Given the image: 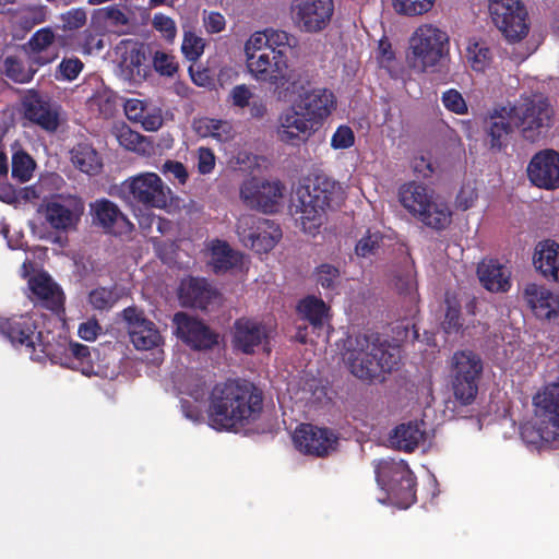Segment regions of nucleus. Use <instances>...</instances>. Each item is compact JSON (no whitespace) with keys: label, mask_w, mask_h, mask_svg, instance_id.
Wrapping results in <instances>:
<instances>
[{"label":"nucleus","mask_w":559,"mask_h":559,"mask_svg":"<svg viewBox=\"0 0 559 559\" xmlns=\"http://www.w3.org/2000/svg\"><path fill=\"white\" fill-rule=\"evenodd\" d=\"M263 409V393L252 382L228 379L210 392L207 417L216 430H233L255 421Z\"/></svg>","instance_id":"1"},{"label":"nucleus","mask_w":559,"mask_h":559,"mask_svg":"<svg viewBox=\"0 0 559 559\" xmlns=\"http://www.w3.org/2000/svg\"><path fill=\"white\" fill-rule=\"evenodd\" d=\"M350 373L357 379L371 383L383 381L401 361L399 346L382 338L379 333L358 334L344 355Z\"/></svg>","instance_id":"2"},{"label":"nucleus","mask_w":559,"mask_h":559,"mask_svg":"<svg viewBox=\"0 0 559 559\" xmlns=\"http://www.w3.org/2000/svg\"><path fill=\"white\" fill-rule=\"evenodd\" d=\"M514 128L521 138L530 143L546 139L552 124L555 110L543 94L521 95L514 104H509Z\"/></svg>","instance_id":"3"},{"label":"nucleus","mask_w":559,"mask_h":559,"mask_svg":"<svg viewBox=\"0 0 559 559\" xmlns=\"http://www.w3.org/2000/svg\"><path fill=\"white\" fill-rule=\"evenodd\" d=\"M0 334L15 347L24 346L32 358L58 357L59 350L52 343L55 336L50 331L40 329V320L36 314H20L10 318L0 317Z\"/></svg>","instance_id":"4"},{"label":"nucleus","mask_w":559,"mask_h":559,"mask_svg":"<svg viewBox=\"0 0 559 559\" xmlns=\"http://www.w3.org/2000/svg\"><path fill=\"white\" fill-rule=\"evenodd\" d=\"M342 197L337 181L325 176L316 175L310 183L299 191L300 222L305 233L316 235L323 224L326 209Z\"/></svg>","instance_id":"5"},{"label":"nucleus","mask_w":559,"mask_h":559,"mask_svg":"<svg viewBox=\"0 0 559 559\" xmlns=\"http://www.w3.org/2000/svg\"><path fill=\"white\" fill-rule=\"evenodd\" d=\"M247 66L257 80L267 83L273 87L278 99H285L292 94L298 93L304 86L299 75L294 70H288V59L285 51H262L247 58Z\"/></svg>","instance_id":"6"},{"label":"nucleus","mask_w":559,"mask_h":559,"mask_svg":"<svg viewBox=\"0 0 559 559\" xmlns=\"http://www.w3.org/2000/svg\"><path fill=\"white\" fill-rule=\"evenodd\" d=\"M536 425L523 427L522 436L527 442H552L559 438V383H551L534 399Z\"/></svg>","instance_id":"7"},{"label":"nucleus","mask_w":559,"mask_h":559,"mask_svg":"<svg viewBox=\"0 0 559 559\" xmlns=\"http://www.w3.org/2000/svg\"><path fill=\"white\" fill-rule=\"evenodd\" d=\"M484 371L481 357L469 349L453 354L450 369V385L455 401L463 406L471 405L477 394Z\"/></svg>","instance_id":"8"},{"label":"nucleus","mask_w":559,"mask_h":559,"mask_svg":"<svg viewBox=\"0 0 559 559\" xmlns=\"http://www.w3.org/2000/svg\"><path fill=\"white\" fill-rule=\"evenodd\" d=\"M376 478L400 508L406 509L416 502V477L404 461H380L376 466Z\"/></svg>","instance_id":"9"},{"label":"nucleus","mask_w":559,"mask_h":559,"mask_svg":"<svg viewBox=\"0 0 559 559\" xmlns=\"http://www.w3.org/2000/svg\"><path fill=\"white\" fill-rule=\"evenodd\" d=\"M236 230L240 241L257 253H267L282 238L278 224L253 214L241 215Z\"/></svg>","instance_id":"10"},{"label":"nucleus","mask_w":559,"mask_h":559,"mask_svg":"<svg viewBox=\"0 0 559 559\" xmlns=\"http://www.w3.org/2000/svg\"><path fill=\"white\" fill-rule=\"evenodd\" d=\"M489 13L509 41H520L527 35V11L520 0H489Z\"/></svg>","instance_id":"11"},{"label":"nucleus","mask_w":559,"mask_h":559,"mask_svg":"<svg viewBox=\"0 0 559 559\" xmlns=\"http://www.w3.org/2000/svg\"><path fill=\"white\" fill-rule=\"evenodd\" d=\"M122 191L132 201L145 207L164 209L168 204L170 189L155 173H142L122 183Z\"/></svg>","instance_id":"12"},{"label":"nucleus","mask_w":559,"mask_h":559,"mask_svg":"<svg viewBox=\"0 0 559 559\" xmlns=\"http://www.w3.org/2000/svg\"><path fill=\"white\" fill-rule=\"evenodd\" d=\"M448 36L444 32L432 25L419 26L411 38V49L414 58V67L426 70L435 67L443 57Z\"/></svg>","instance_id":"13"},{"label":"nucleus","mask_w":559,"mask_h":559,"mask_svg":"<svg viewBox=\"0 0 559 559\" xmlns=\"http://www.w3.org/2000/svg\"><path fill=\"white\" fill-rule=\"evenodd\" d=\"M298 451L306 455L325 457L335 451L338 444L337 435L329 428L312 424H301L293 435Z\"/></svg>","instance_id":"14"},{"label":"nucleus","mask_w":559,"mask_h":559,"mask_svg":"<svg viewBox=\"0 0 559 559\" xmlns=\"http://www.w3.org/2000/svg\"><path fill=\"white\" fill-rule=\"evenodd\" d=\"M277 121V138L288 145L306 142L318 128L296 102L280 114Z\"/></svg>","instance_id":"15"},{"label":"nucleus","mask_w":559,"mask_h":559,"mask_svg":"<svg viewBox=\"0 0 559 559\" xmlns=\"http://www.w3.org/2000/svg\"><path fill=\"white\" fill-rule=\"evenodd\" d=\"M25 119L47 132H56L60 126V106L36 90H29L22 98Z\"/></svg>","instance_id":"16"},{"label":"nucleus","mask_w":559,"mask_h":559,"mask_svg":"<svg viewBox=\"0 0 559 559\" xmlns=\"http://www.w3.org/2000/svg\"><path fill=\"white\" fill-rule=\"evenodd\" d=\"M333 0H293L292 15L297 26L308 33L322 31L329 24Z\"/></svg>","instance_id":"17"},{"label":"nucleus","mask_w":559,"mask_h":559,"mask_svg":"<svg viewBox=\"0 0 559 559\" xmlns=\"http://www.w3.org/2000/svg\"><path fill=\"white\" fill-rule=\"evenodd\" d=\"M527 177L533 186L556 190L559 188V153L546 148L534 154L527 165Z\"/></svg>","instance_id":"18"},{"label":"nucleus","mask_w":559,"mask_h":559,"mask_svg":"<svg viewBox=\"0 0 559 559\" xmlns=\"http://www.w3.org/2000/svg\"><path fill=\"white\" fill-rule=\"evenodd\" d=\"M177 336L193 349H210L218 343V334L202 321L177 312L174 316Z\"/></svg>","instance_id":"19"},{"label":"nucleus","mask_w":559,"mask_h":559,"mask_svg":"<svg viewBox=\"0 0 559 559\" xmlns=\"http://www.w3.org/2000/svg\"><path fill=\"white\" fill-rule=\"evenodd\" d=\"M282 189L283 186L278 181L270 182L252 178L241 186L240 197L251 209L273 213L283 195Z\"/></svg>","instance_id":"20"},{"label":"nucleus","mask_w":559,"mask_h":559,"mask_svg":"<svg viewBox=\"0 0 559 559\" xmlns=\"http://www.w3.org/2000/svg\"><path fill=\"white\" fill-rule=\"evenodd\" d=\"M128 323L131 342L136 349L148 350L158 347L163 342L155 323L146 319L144 312L135 307H128L122 311Z\"/></svg>","instance_id":"21"},{"label":"nucleus","mask_w":559,"mask_h":559,"mask_svg":"<svg viewBox=\"0 0 559 559\" xmlns=\"http://www.w3.org/2000/svg\"><path fill=\"white\" fill-rule=\"evenodd\" d=\"M514 129L508 105H496L488 111L484 120V130L488 138L489 147L501 152L509 144L510 135Z\"/></svg>","instance_id":"22"},{"label":"nucleus","mask_w":559,"mask_h":559,"mask_svg":"<svg viewBox=\"0 0 559 559\" xmlns=\"http://www.w3.org/2000/svg\"><path fill=\"white\" fill-rule=\"evenodd\" d=\"M269 331L265 324L249 318H239L233 326V347L246 355H251L255 348L267 343Z\"/></svg>","instance_id":"23"},{"label":"nucleus","mask_w":559,"mask_h":559,"mask_svg":"<svg viewBox=\"0 0 559 559\" xmlns=\"http://www.w3.org/2000/svg\"><path fill=\"white\" fill-rule=\"evenodd\" d=\"M91 212L93 223L100 226L107 234L122 236L131 233L133 229V224L108 199L96 200L91 204Z\"/></svg>","instance_id":"24"},{"label":"nucleus","mask_w":559,"mask_h":559,"mask_svg":"<svg viewBox=\"0 0 559 559\" xmlns=\"http://www.w3.org/2000/svg\"><path fill=\"white\" fill-rule=\"evenodd\" d=\"M52 343L57 345L59 355L58 357H48L51 361L80 370L84 376L96 374L87 345L68 341L66 337H60L58 341L53 340Z\"/></svg>","instance_id":"25"},{"label":"nucleus","mask_w":559,"mask_h":559,"mask_svg":"<svg viewBox=\"0 0 559 559\" xmlns=\"http://www.w3.org/2000/svg\"><path fill=\"white\" fill-rule=\"evenodd\" d=\"M523 299L537 319L550 320L558 316L559 299L543 285L526 284L523 290Z\"/></svg>","instance_id":"26"},{"label":"nucleus","mask_w":559,"mask_h":559,"mask_svg":"<svg viewBox=\"0 0 559 559\" xmlns=\"http://www.w3.org/2000/svg\"><path fill=\"white\" fill-rule=\"evenodd\" d=\"M178 295L185 307L206 310L219 294L205 278L190 277L181 282Z\"/></svg>","instance_id":"27"},{"label":"nucleus","mask_w":559,"mask_h":559,"mask_svg":"<svg viewBox=\"0 0 559 559\" xmlns=\"http://www.w3.org/2000/svg\"><path fill=\"white\" fill-rule=\"evenodd\" d=\"M296 103L318 127L331 115L336 99L331 91L316 88L305 93Z\"/></svg>","instance_id":"28"},{"label":"nucleus","mask_w":559,"mask_h":559,"mask_svg":"<svg viewBox=\"0 0 559 559\" xmlns=\"http://www.w3.org/2000/svg\"><path fill=\"white\" fill-rule=\"evenodd\" d=\"M510 271L497 259H484L477 266V276L485 289L506 293L511 288Z\"/></svg>","instance_id":"29"},{"label":"nucleus","mask_w":559,"mask_h":559,"mask_svg":"<svg viewBox=\"0 0 559 559\" xmlns=\"http://www.w3.org/2000/svg\"><path fill=\"white\" fill-rule=\"evenodd\" d=\"M533 264L547 281L559 282V243L551 239L539 241L534 251Z\"/></svg>","instance_id":"30"},{"label":"nucleus","mask_w":559,"mask_h":559,"mask_svg":"<svg viewBox=\"0 0 559 559\" xmlns=\"http://www.w3.org/2000/svg\"><path fill=\"white\" fill-rule=\"evenodd\" d=\"M83 211L84 205L80 200H75L72 206L49 202L45 207V216L51 228L68 231L76 227Z\"/></svg>","instance_id":"31"},{"label":"nucleus","mask_w":559,"mask_h":559,"mask_svg":"<svg viewBox=\"0 0 559 559\" xmlns=\"http://www.w3.org/2000/svg\"><path fill=\"white\" fill-rule=\"evenodd\" d=\"M401 204L415 217L423 214V210L436 198L435 191L427 186L409 181L404 183L399 191Z\"/></svg>","instance_id":"32"},{"label":"nucleus","mask_w":559,"mask_h":559,"mask_svg":"<svg viewBox=\"0 0 559 559\" xmlns=\"http://www.w3.org/2000/svg\"><path fill=\"white\" fill-rule=\"evenodd\" d=\"M330 306L320 297L314 295H307L301 298L297 306L296 312L299 318L307 321L313 330H322L325 324H329L331 314Z\"/></svg>","instance_id":"33"},{"label":"nucleus","mask_w":559,"mask_h":559,"mask_svg":"<svg viewBox=\"0 0 559 559\" xmlns=\"http://www.w3.org/2000/svg\"><path fill=\"white\" fill-rule=\"evenodd\" d=\"M425 423L409 421L396 426L389 440L393 448L404 452H413L425 441Z\"/></svg>","instance_id":"34"},{"label":"nucleus","mask_w":559,"mask_h":559,"mask_svg":"<svg viewBox=\"0 0 559 559\" xmlns=\"http://www.w3.org/2000/svg\"><path fill=\"white\" fill-rule=\"evenodd\" d=\"M55 41V34L49 27L36 31L28 39V59L37 67L46 66L57 58V52H49Z\"/></svg>","instance_id":"35"},{"label":"nucleus","mask_w":559,"mask_h":559,"mask_svg":"<svg viewBox=\"0 0 559 559\" xmlns=\"http://www.w3.org/2000/svg\"><path fill=\"white\" fill-rule=\"evenodd\" d=\"M29 286L33 294L43 301L47 309L59 311L63 308V293L48 275L39 274L32 277Z\"/></svg>","instance_id":"36"},{"label":"nucleus","mask_w":559,"mask_h":559,"mask_svg":"<svg viewBox=\"0 0 559 559\" xmlns=\"http://www.w3.org/2000/svg\"><path fill=\"white\" fill-rule=\"evenodd\" d=\"M417 218L427 227L444 230L452 222V211L445 201L436 197Z\"/></svg>","instance_id":"37"},{"label":"nucleus","mask_w":559,"mask_h":559,"mask_svg":"<svg viewBox=\"0 0 559 559\" xmlns=\"http://www.w3.org/2000/svg\"><path fill=\"white\" fill-rule=\"evenodd\" d=\"M70 154L72 164L82 173L96 175L103 167L97 151L88 143H78Z\"/></svg>","instance_id":"38"},{"label":"nucleus","mask_w":559,"mask_h":559,"mask_svg":"<svg viewBox=\"0 0 559 559\" xmlns=\"http://www.w3.org/2000/svg\"><path fill=\"white\" fill-rule=\"evenodd\" d=\"M197 133L202 138H213L219 143H226L234 138L233 124L227 120L201 118L194 122Z\"/></svg>","instance_id":"39"},{"label":"nucleus","mask_w":559,"mask_h":559,"mask_svg":"<svg viewBox=\"0 0 559 559\" xmlns=\"http://www.w3.org/2000/svg\"><path fill=\"white\" fill-rule=\"evenodd\" d=\"M241 264V255L234 251L225 241L217 240L212 249V265L216 274L225 273Z\"/></svg>","instance_id":"40"},{"label":"nucleus","mask_w":559,"mask_h":559,"mask_svg":"<svg viewBox=\"0 0 559 559\" xmlns=\"http://www.w3.org/2000/svg\"><path fill=\"white\" fill-rule=\"evenodd\" d=\"M3 67L5 76L19 84L31 82L39 68L32 61H29L28 68H25L24 63L15 56L5 57Z\"/></svg>","instance_id":"41"},{"label":"nucleus","mask_w":559,"mask_h":559,"mask_svg":"<svg viewBox=\"0 0 559 559\" xmlns=\"http://www.w3.org/2000/svg\"><path fill=\"white\" fill-rule=\"evenodd\" d=\"M445 314L441 325L447 334L459 333L464 324L461 313V302L455 295L445 294Z\"/></svg>","instance_id":"42"},{"label":"nucleus","mask_w":559,"mask_h":559,"mask_svg":"<svg viewBox=\"0 0 559 559\" xmlns=\"http://www.w3.org/2000/svg\"><path fill=\"white\" fill-rule=\"evenodd\" d=\"M35 160L23 150L16 151L12 156L11 175L20 183L27 182L33 177Z\"/></svg>","instance_id":"43"},{"label":"nucleus","mask_w":559,"mask_h":559,"mask_svg":"<svg viewBox=\"0 0 559 559\" xmlns=\"http://www.w3.org/2000/svg\"><path fill=\"white\" fill-rule=\"evenodd\" d=\"M147 49V47L142 45L138 48H132L128 51L127 57L124 58V63L132 76L145 79L148 75L150 67L146 63Z\"/></svg>","instance_id":"44"},{"label":"nucleus","mask_w":559,"mask_h":559,"mask_svg":"<svg viewBox=\"0 0 559 559\" xmlns=\"http://www.w3.org/2000/svg\"><path fill=\"white\" fill-rule=\"evenodd\" d=\"M313 276L317 285H320L323 289L335 290L340 284L341 273L336 266L322 263L314 269Z\"/></svg>","instance_id":"45"},{"label":"nucleus","mask_w":559,"mask_h":559,"mask_svg":"<svg viewBox=\"0 0 559 559\" xmlns=\"http://www.w3.org/2000/svg\"><path fill=\"white\" fill-rule=\"evenodd\" d=\"M152 66L154 70L166 78H174L179 70V63L176 57L164 50H156L152 55Z\"/></svg>","instance_id":"46"},{"label":"nucleus","mask_w":559,"mask_h":559,"mask_svg":"<svg viewBox=\"0 0 559 559\" xmlns=\"http://www.w3.org/2000/svg\"><path fill=\"white\" fill-rule=\"evenodd\" d=\"M392 3L399 14L416 16L430 11L435 0H392Z\"/></svg>","instance_id":"47"},{"label":"nucleus","mask_w":559,"mask_h":559,"mask_svg":"<svg viewBox=\"0 0 559 559\" xmlns=\"http://www.w3.org/2000/svg\"><path fill=\"white\" fill-rule=\"evenodd\" d=\"M266 33L269 50H271L272 53H274V51L286 52L297 45V38L285 31L266 28Z\"/></svg>","instance_id":"48"},{"label":"nucleus","mask_w":559,"mask_h":559,"mask_svg":"<svg viewBox=\"0 0 559 559\" xmlns=\"http://www.w3.org/2000/svg\"><path fill=\"white\" fill-rule=\"evenodd\" d=\"M204 41L192 32L185 33L181 51L189 61H197L204 51Z\"/></svg>","instance_id":"49"},{"label":"nucleus","mask_w":559,"mask_h":559,"mask_svg":"<svg viewBox=\"0 0 559 559\" xmlns=\"http://www.w3.org/2000/svg\"><path fill=\"white\" fill-rule=\"evenodd\" d=\"M90 304L97 310H108L117 301V295L112 289L98 287L93 289L88 295Z\"/></svg>","instance_id":"50"},{"label":"nucleus","mask_w":559,"mask_h":559,"mask_svg":"<svg viewBox=\"0 0 559 559\" xmlns=\"http://www.w3.org/2000/svg\"><path fill=\"white\" fill-rule=\"evenodd\" d=\"M441 100L443 106L455 115H466L468 106L462 94L455 90L450 88L442 93Z\"/></svg>","instance_id":"51"},{"label":"nucleus","mask_w":559,"mask_h":559,"mask_svg":"<svg viewBox=\"0 0 559 559\" xmlns=\"http://www.w3.org/2000/svg\"><path fill=\"white\" fill-rule=\"evenodd\" d=\"M117 140L124 148L129 151H139L141 150L145 138L139 132L133 131L130 127L123 124L117 130Z\"/></svg>","instance_id":"52"},{"label":"nucleus","mask_w":559,"mask_h":559,"mask_svg":"<svg viewBox=\"0 0 559 559\" xmlns=\"http://www.w3.org/2000/svg\"><path fill=\"white\" fill-rule=\"evenodd\" d=\"M83 68L84 64L79 58H64L58 66L56 78L73 81L79 76Z\"/></svg>","instance_id":"53"},{"label":"nucleus","mask_w":559,"mask_h":559,"mask_svg":"<svg viewBox=\"0 0 559 559\" xmlns=\"http://www.w3.org/2000/svg\"><path fill=\"white\" fill-rule=\"evenodd\" d=\"M153 27L159 32L166 40H174L177 34L175 21L163 14L156 13L152 21Z\"/></svg>","instance_id":"54"},{"label":"nucleus","mask_w":559,"mask_h":559,"mask_svg":"<svg viewBox=\"0 0 559 559\" xmlns=\"http://www.w3.org/2000/svg\"><path fill=\"white\" fill-rule=\"evenodd\" d=\"M269 51V40L266 29L253 33L245 44V53L249 56L258 55V52Z\"/></svg>","instance_id":"55"},{"label":"nucleus","mask_w":559,"mask_h":559,"mask_svg":"<svg viewBox=\"0 0 559 559\" xmlns=\"http://www.w3.org/2000/svg\"><path fill=\"white\" fill-rule=\"evenodd\" d=\"M86 12L82 8L71 9L68 12L61 14L63 28L68 31H74L83 27L86 23Z\"/></svg>","instance_id":"56"},{"label":"nucleus","mask_w":559,"mask_h":559,"mask_svg":"<svg viewBox=\"0 0 559 559\" xmlns=\"http://www.w3.org/2000/svg\"><path fill=\"white\" fill-rule=\"evenodd\" d=\"M355 142L353 130L348 126H340L331 139V146L335 150L350 147Z\"/></svg>","instance_id":"57"},{"label":"nucleus","mask_w":559,"mask_h":559,"mask_svg":"<svg viewBox=\"0 0 559 559\" xmlns=\"http://www.w3.org/2000/svg\"><path fill=\"white\" fill-rule=\"evenodd\" d=\"M162 171L177 179L180 185H185L189 177L186 166L178 160H166L162 167Z\"/></svg>","instance_id":"58"},{"label":"nucleus","mask_w":559,"mask_h":559,"mask_svg":"<svg viewBox=\"0 0 559 559\" xmlns=\"http://www.w3.org/2000/svg\"><path fill=\"white\" fill-rule=\"evenodd\" d=\"M229 97L235 107L245 108L250 105L252 93L246 84H240L233 87Z\"/></svg>","instance_id":"59"},{"label":"nucleus","mask_w":559,"mask_h":559,"mask_svg":"<svg viewBox=\"0 0 559 559\" xmlns=\"http://www.w3.org/2000/svg\"><path fill=\"white\" fill-rule=\"evenodd\" d=\"M215 167V155L209 147H199L198 150V170L202 175L212 173Z\"/></svg>","instance_id":"60"},{"label":"nucleus","mask_w":559,"mask_h":559,"mask_svg":"<svg viewBox=\"0 0 559 559\" xmlns=\"http://www.w3.org/2000/svg\"><path fill=\"white\" fill-rule=\"evenodd\" d=\"M100 331L102 326L98 321L96 319H88L79 325L78 334L82 340L92 342L97 338Z\"/></svg>","instance_id":"61"},{"label":"nucleus","mask_w":559,"mask_h":559,"mask_svg":"<svg viewBox=\"0 0 559 559\" xmlns=\"http://www.w3.org/2000/svg\"><path fill=\"white\" fill-rule=\"evenodd\" d=\"M204 26L210 34L221 33L225 29L226 20L222 13L212 11L204 16Z\"/></svg>","instance_id":"62"},{"label":"nucleus","mask_w":559,"mask_h":559,"mask_svg":"<svg viewBox=\"0 0 559 559\" xmlns=\"http://www.w3.org/2000/svg\"><path fill=\"white\" fill-rule=\"evenodd\" d=\"M472 57V67L476 71H483L491 59V51L487 47L475 45Z\"/></svg>","instance_id":"63"},{"label":"nucleus","mask_w":559,"mask_h":559,"mask_svg":"<svg viewBox=\"0 0 559 559\" xmlns=\"http://www.w3.org/2000/svg\"><path fill=\"white\" fill-rule=\"evenodd\" d=\"M105 20L109 21L112 25H126L129 20L121 9L117 5H109L100 10Z\"/></svg>","instance_id":"64"}]
</instances>
